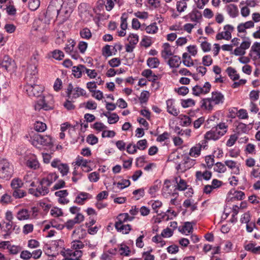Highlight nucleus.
Segmentation results:
<instances>
[{
	"instance_id": "1",
	"label": "nucleus",
	"mask_w": 260,
	"mask_h": 260,
	"mask_svg": "<svg viewBox=\"0 0 260 260\" xmlns=\"http://www.w3.org/2000/svg\"><path fill=\"white\" fill-rule=\"evenodd\" d=\"M228 125L224 122H220L204 135L206 141H216L220 139L228 132Z\"/></svg>"
},
{
	"instance_id": "2",
	"label": "nucleus",
	"mask_w": 260,
	"mask_h": 260,
	"mask_svg": "<svg viewBox=\"0 0 260 260\" xmlns=\"http://www.w3.org/2000/svg\"><path fill=\"white\" fill-rule=\"evenodd\" d=\"M224 96L219 91H213L211 97L203 99L201 101V107L202 109L211 111L214 106L222 104L224 102Z\"/></svg>"
},
{
	"instance_id": "3",
	"label": "nucleus",
	"mask_w": 260,
	"mask_h": 260,
	"mask_svg": "<svg viewBox=\"0 0 260 260\" xmlns=\"http://www.w3.org/2000/svg\"><path fill=\"white\" fill-rule=\"evenodd\" d=\"M38 60L36 56L32 57L27 63L25 77L26 82H36L38 73Z\"/></svg>"
},
{
	"instance_id": "4",
	"label": "nucleus",
	"mask_w": 260,
	"mask_h": 260,
	"mask_svg": "<svg viewBox=\"0 0 260 260\" xmlns=\"http://www.w3.org/2000/svg\"><path fill=\"white\" fill-rule=\"evenodd\" d=\"M14 173L13 165L6 159H0V178L9 180Z\"/></svg>"
},
{
	"instance_id": "5",
	"label": "nucleus",
	"mask_w": 260,
	"mask_h": 260,
	"mask_svg": "<svg viewBox=\"0 0 260 260\" xmlns=\"http://www.w3.org/2000/svg\"><path fill=\"white\" fill-rule=\"evenodd\" d=\"M78 10L81 18L85 22L89 21L93 16V9L86 3H81L78 7Z\"/></svg>"
},
{
	"instance_id": "6",
	"label": "nucleus",
	"mask_w": 260,
	"mask_h": 260,
	"mask_svg": "<svg viewBox=\"0 0 260 260\" xmlns=\"http://www.w3.org/2000/svg\"><path fill=\"white\" fill-rule=\"evenodd\" d=\"M49 186L41 179L39 181V184L36 188L28 189V193L36 197L44 196L49 192Z\"/></svg>"
},
{
	"instance_id": "7",
	"label": "nucleus",
	"mask_w": 260,
	"mask_h": 260,
	"mask_svg": "<svg viewBox=\"0 0 260 260\" xmlns=\"http://www.w3.org/2000/svg\"><path fill=\"white\" fill-rule=\"evenodd\" d=\"M52 97L45 98L41 97L38 99L34 106L35 110L40 111L43 109L45 111H48L53 109L52 103Z\"/></svg>"
},
{
	"instance_id": "8",
	"label": "nucleus",
	"mask_w": 260,
	"mask_h": 260,
	"mask_svg": "<svg viewBox=\"0 0 260 260\" xmlns=\"http://www.w3.org/2000/svg\"><path fill=\"white\" fill-rule=\"evenodd\" d=\"M36 82H27L25 86L27 94L30 96L39 97L43 91V87Z\"/></svg>"
},
{
	"instance_id": "9",
	"label": "nucleus",
	"mask_w": 260,
	"mask_h": 260,
	"mask_svg": "<svg viewBox=\"0 0 260 260\" xmlns=\"http://www.w3.org/2000/svg\"><path fill=\"white\" fill-rule=\"evenodd\" d=\"M180 157L182 160L178 163L176 167L178 170L184 172L192 167L196 164L195 159L190 158L187 155H181Z\"/></svg>"
},
{
	"instance_id": "10",
	"label": "nucleus",
	"mask_w": 260,
	"mask_h": 260,
	"mask_svg": "<svg viewBox=\"0 0 260 260\" xmlns=\"http://www.w3.org/2000/svg\"><path fill=\"white\" fill-rule=\"evenodd\" d=\"M0 69L13 72L15 71L16 66L15 61L9 56L6 55L3 59H0Z\"/></svg>"
},
{
	"instance_id": "11",
	"label": "nucleus",
	"mask_w": 260,
	"mask_h": 260,
	"mask_svg": "<svg viewBox=\"0 0 260 260\" xmlns=\"http://www.w3.org/2000/svg\"><path fill=\"white\" fill-rule=\"evenodd\" d=\"M67 93L69 99H73L85 95L86 91L79 87H74L72 84L70 83L67 89Z\"/></svg>"
},
{
	"instance_id": "12",
	"label": "nucleus",
	"mask_w": 260,
	"mask_h": 260,
	"mask_svg": "<svg viewBox=\"0 0 260 260\" xmlns=\"http://www.w3.org/2000/svg\"><path fill=\"white\" fill-rule=\"evenodd\" d=\"M61 5L58 0H51L47 8L46 13L48 16L57 17L61 9Z\"/></svg>"
},
{
	"instance_id": "13",
	"label": "nucleus",
	"mask_w": 260,
	"mask_h": 260,
	"mask_svg": "<svg viewBox=\"0 0 260 260\" xmlns=\"http://www.w3.org/2000/svg\"><path fill=\"white\" fill-rule=\"evenodd\" d=\"M234 30L235 28L232 25H225L223 27L224 31L218 33L216 35V39L218 40H220L221 39L229 40L231 39V34Z\"/></svg>"
},
{
	"instance_id": "14",
	"label": "nucleus",
	"mask_w": 260,
	"mask_h": 260,
	"mask_svg": "<svg viewBox=\"0 0 260 260\" xmlns=\"http://www.w3.org/2000/svg\"><path fill=\"white\" fill-rule=\"evenodd\" d=\"M51 166L57 168L62 176L67 175L69 171V167L66 164H62L58 159H54L51 162Z\"/></svg>"
},
{
	"instance_id": "15",
	"label": "nucleus",
	"mask_w": 260,
	"mask_h": 260,
	"mask_svg": "<svg viewBox=\"0 0 260 260\" xmlns=\"http://www.w3.org/2000/svg\"><path fill=\"white\" fill-rule=\"evenodd\" d=\"M173 188L174 186L171 184L170 180H165L162 189V193L163 196L166 198L171 194L174 196L176 193L173 192Z\"/></svg>"
},
{
	"instance_id": "16",
	"label": "nucleus",
	"mask_w": 260,
	"mask_h": 260,
	"mask_svg": "<svg viewBox=\"0 0 260 260\" xmlns=\"http://www.w3.org/2000/svg\"><path fill=\"white\" fill-rule=\"evenodd\" d=\"M64 255L66 257H69L71 259L79 260L82 255V251L80 250H75L73 249H68L66 251Z\"/></svg>"
},
{
	"instance_id": "17",
	"label": "nucleus",
	"mask_w": 260,
	"mask_h": 260,
	"mask_svg": "<svg viewBox=\"0 0 260 260\" xmlns=\"http://www.w3.org/2000/svg\"><path fill=\"white\" fill-rule=\"evenodd\" d=\"M16 217L19 221L31 219L30 213L26 208L20 209L16 213Z\"/></svg>"
},
{
	"instance_id": "18",
	"label": "nucleus",
	"mask_w": 260,
	"mask_h": 260,
	"mask_svg": "<svg viewBox=\"0 0 260 260\" xmlns=\"http://www.w3.org/2000/svg\"><path fill=\"white\" fill-rule=\"evenodd\" d=\"M166 104L167 107V111L170 114H172L174 116H177L179 113V111L175 107L174 101L172 99H169L166 101Z\"/></svg>"
},
{
	"instance_id": "19",
	"label": "nucleus",
	"mask_w": 260,
	"mask_h": 260,
	"mask_svg": "<svg viewBox=\"0 0 260 260\" xmlns=\"http://www.w3.org/2000/svg\"><path fill=\"white\" fill-rule=\"evenodd\" d=\"M254 26V23L253 21L250 20L244 23H240L237 26L238 32H246V29L253 28Z\"/></svg>"
},
{
	"instance_id": "20",
	"label": "nucleus",
	"mask_w": 260,
	"mask_h": 260,
	"mask_svg": "<svg viewBox=\"0 0 260 260\" xmlns=\"http://www.w3.org/2000/svg\"><path fill=\"white\" fill-rule=\"evenodd\" d=\"M187 16L191 21L196 23L199 22L202 18L201 13L197 9H193L187 15Z\"/></svg>"
},
{
	"instance_id": "21",
	"label": "nucleus",
	"mask_w": 260,
	"mask_h": 260,
	"mask_svg": "<svg viewBox=\"0 0 260 260\" xmlns=\"http://www.w3.org/2000/svg\"><path fill=\"white\" fill-rule=\"evenodd\" d=\"M163 50L161 51V55L162 58L166 59L173 55L171 45L168 43H165L162 45Z\"/></svg>"
},
{
	"instance_id": "22",
	"label": "nucleus",
	"mask_w": 260,
	"mask_h": 260,
	"mask_svg": "<svg viewBox=\"0 0 260 260\" xmlns=\"http://www.w3.org/2000/svg\"><path fill=\"white\" fill-rule=\"evenodd\" d=\"M225 10L228 14L232 18L238 16L239 11L238 7L234 4H229L225 6Z\"/></svg>"
},
{
	"instance_id": "23",
	"label": "nucleus",
	"mask_w": 260,
	"mask_h": 260,
	"mask_svg": "<svg viewBox=\"0 0 260 260\" xmlns=\"http://www.w3.org/2000/svg\"><path fill=\"white\" fill-rule=\"evenodd\" d=\"M181 63V58L177 55H174L172 56L169 59L168 61V64L171 68H179Z\"/></svg>"
},
{
	"instance_id": "24",
	"label": "nucleus",
	"mask_w": 260,
	"mask_h": 260,
	"mask_svg": "<svg viewBox=\"0 0 260 260\" xmlns=\"http://www.w3.org/2000/svg\"><path fill=\"white\" fill-rule=\"evenodd\" d=\"M115 228L117 232L121 233L123 234H127L132 230L130 224H124L123 223H115Z\"/></svg>"
},
{
	"instance_id": "25",
	"label": "nucleus",
	"mask_w": 260,
	"mask_h": 260,
	"mask_svg": "<svg viewBox=\"0 0 260 260\" xmlns=\"http://www.w3.org/2000/svg\"><path fill=\"white\" fill-rule=\"evenodd\" d=\"M212 176V173L210 171H206L204 172L201 171H197L196 173V180L198 181H202L203 179L209 180Z\"/></svg>"
},
{
	"instance_id": "26",
	"label": "nucleus",
	"mask_w": 260,
	"mask_h": 260,
	"mask_svg": "<svg viewBox=\"0 0 260 260\" xmlns=\"http://www.w3.org/2000/svg\"><path fill=\"white\" fill-rule=\"evenodd\" d=\"M224 163L229 168L232 170L234 174L237 175L240 173L239 167L237 162L232 160H227L224 161Z\"/></svg>"
},
{
	"instance_id": "27",
	"label": "nucleus",
	"mask_w": 260,
	"mask_h": 260,
	"mask_svg": "<svg viewBox=\"0 0 260 260\" xmlns=\"http://www.w3.org/2000/svg\"><path fill=\"white\" fill-rule=\"evenodd\" d=\"M134 218V217L133 216H129L128 214L127 213H121L117 216L116 218L117 221L115 223H124V222H126L127 221L133 220Z\"/></svg>"
},
{
	"instance_id": "28",
	"label": "nucleus",
	"mask_w": 260,
	"mask_h": 260,
	"mask_svg": "<svg viewBox=\"0 0 260 260\" xmlns=\"http://www.w3.org/2000/svg\"><path fill=\"white\" fill-rule=\"evenodd\" d=\"M202 148V145L200 143L197 144L195 146L191 147L189 150V155L193 157H197L201 154V151Z\"/></svg>"
},
{
	"instance_id": "29",
	"label": "nucleus",
	"mask_w": 260,
	"mask_h": 260,
	"mask_svg": "<svg viewBox=\"0 0 260 260\" xmlns=\"http://www.w3.org/2000/svg\"><path fill=\"white\" fill-rule=\"evenodd\" d=\"M85 67L84 65L79 64L73 67L72 72L74 76L77 78H80L83 73L85 72Z\"/></svg>"
},
{
	"instance_id": "30",
	"label": "nucleus",
	"mask_w": 260,
	"mask_h": 260,
	"mask_svg": "<svg viewBox=\"0 0 260 260\" xmlns=\"http://www.w3.org/2000/svg\"><path fill=\"white\" fill-rule=\"evenodd\" d=\"M89 196L90 195L89 193L81 192L77 196L74 202L79 205H83L85 201L87 199L90 198Z\"/></svg>"
},
{
	"instance_id": "31",
	"label": "nucleus",
	"mask_w": 260,
	"mask_h": 260,
	"mask_svg": "<svg viewBox=\"0 0 260 260\" xmlns=\"http://www.w3.org/2000/svg\"><path fill=\"white\" fill-rule=\"evenodd\" d=\"M161 186V182L160 181H155L153 185L149 187L148 193L151 197H155L156 193L158 191Z\"/></svg>"
},
{
	"instance_id": "32",
	"label": "nucleus",
	"mask_w": 260,
	"mask_h": 260,
	"mask_svg": "<svg viewBox=\"0 0 260 260\" xmlns=\"http://www.w3.org/2000/svg\"><path fill=\"white\" fill-rule=\"evenodd\" d=\"M189 0H179L176 4L177 11L179 13L183 12L187 7V2Z\"/></svg>"
},
{
	"instance_id": "33",
	"label": "nucleus",
	"mask_w": 260,
	"mask_h": 260,
	"mask_svg": "<svg viewBox=\"0 0 260 260\" xmlns=\"http://www.w3.org/2000/svg\"><path fill=\"white\" fill-rule=\"evenodd\" d=\"M104 115L107 117L108 122L109 124H114L116 123L119 119L118 115L115 113H105Z\"/></svg>"
},
{
	"instance_id": "34",
	"label": "nucleus",
	"mask_w": 260,
	"mask_h": 260,
	"mask_svg": "<svg viewBox=\"0 0 260 260\" xmlns=\"http://www.w3.org/2000/svg\"><path fill=\"white\" fill-rule=\"evenodd\" d=\"M57 178L58 176L56 173H50L46 177L42 179V180L50 186Z\"/></svg>"
},
{
	"instance_id": "35",
	"label": "nucleus",
	"mask_w": 260,
	"mask_h": 260,
	"mask_svg": "<svg viewBox=\"0 0 260 260\" xmlns=\"http://www.w3.org/2000/svg\"><path fill=\"white\" fill-rule=\"evenodd\" d=\"M26 166L29 168L36 170L39 168L40 164L36 158L33 157L30 158L27 160L26 161Z\"/></svg>"
},
{
	"instance_id": "36",
	"label": "nucleus",
	"mask_w": 260,
	"mask_h": 260,
	"mask_svg": "<svg viewBox=\"0 0 260 260\" xmlns=\"http://www.w3.org/2000/svg\"><path fill=\"white\" fill-rule=\"evenodd\" d=\"M23 185L22 180L19 178L13 179L11 182V186L14 190L21 188Z\"/></svg>"
},
{
	"instance_id": "37",
	"label": "nucleus",
	"mask_w": 260,
	"mask_h": 260,
	"mask_svg": "<svg viewBox=\"0 0 260 260\" xmlns=\"http://www.w3.org/2000/svg\"><path fill=\"white\" fill-rule=\"evenodd\" d=\"M146 32L149 34H155L157 32L158 28L156 22H153L146 26L144 28Z\"/></svg>"
},
{
	"instance_id": "38",
	"label": "nucleus",
	"mask_w": 260,
	"mask_h": 260,
	"mask_svg": "<svg viewBox=\"0 0 260 260\" xmlns=\"http://www.w3.org/2000/svg\"><path fill=\"white\" fill-rule=\"evenodd\" d=\"M226 72L232 80L235 81L239 79L240 76L237 73V71L234 68L231 67H228L226 70Z\"/></svg>"
},
{
	"instance_id": "39",
	"label": "nucleus",
	"mask_w": 260,
	"mask_h": 260,
	"mask_svg": "<svg viewBox=\"0 0 260 260\" xmlns=\"http://www.w3.org/2000/svg\"><path fill=\"white\" fill-rule=\"evenodd\" d=\"M90 162V160L84 159L82 156H78L76 158V161L73 164H75V165L78 167H87V164Z\"/></svg>"
},
{
	"instance_id": "40",
	"label": "nucleus",
	"mask_w": 260,
	"mask_h": 260,
	"mask_svg": "<svg viewBox=\"0 0 260 260\" xmlns=\"http://www.w3.org/2000/svg\"><path fill=\"white\" fill-rule=\"evenodd\" d=\"M159 63V59L156 57H149L147 60V64L150 68H157Z\"/></svg>"
},
{
	"instance_id": "41",
	"label": "nucleus",
	"mask_w": 260,
	"mask_h": 260,
	"mask_svg": "<svg viewBox=\"0 0 260 260\" xmlns=\"http://www.w3.org/2000/svg\"><path fill=\"white\" fill-rule=\"evenodd\" d=\"M182 62L184 66L190 67L193 65V62L190 55L187 53H184L182 55Z\"/></svg>"
},
{
	"instance_id": "42",
	"label": "nucleus",
	"mask_w": 260,
	"mask_h": 260,
	"mask_svg": "<svg viewBox=\"0 0 260 260\" xmlns=\"http://www.w3.org/2000/svg\"><path fill=\"white\" fill-rule=\"evenodd\" d=\"M12 196L15 199H21L26 196V192L20 188L14 189Z\"/></svg>"
},
{
	"instance_id": "43",
	"label": "nucleus",
	"mask_w": 260,
	"mask_h": 260,
	"mask_svg": "<svg viewBox=\"0 0 260 260\" xmlns=\"http://www.w3.org/2000/svg\"><path fill=\"white\" fill-rule=\"evenodd\" d=\"M80 36L82 38L89 40L92 37V34L90 31V30L87 28H84L80 30Z\"/></svg>"
},
{
	"instance_id": "44",
	"label": "nucleus",
	"mask_w": 260,
	"mask_h": 260,
	"mask_svg": "<svg viewBox=\"0 0 260 260\" xmlns=\"http://www.w3.org/2000/svg\"><path fill=\"white\" fill-rule=\"evenodd\" d=\"M179 118L181 120V125L183 126H187L189 125L191 122V120L190 117L184 115H180Z\"/></svg>"
},
{
	"instance_id": "45",
	"label": "nucleus",
	"mask_w": 260,
	"mask_h": 260,
	"mask_svg": "<svg viewBox=\"0 0 260 260\" xmlns=\"http://www.w3.org/2000/svg\"><path fill=\"white\" fill-rule=\"evenodd\" d=\"M52 57L58 60H62L64 56L63 52L60 50H54L52 52H51Z\"/></svg>"
},
{
	"instance_id": "46",
	"label": "nucleus",
	"mask_w": 260,
	"mask_h": 260,
	"mask_svg": "<svg viewBox=\"0 0 260 260\" xmlns=\"http://www.w3.org/2000/svg\"><path fill=\"white\" fill-rule=\"evenodd\" d=\"M178 178H176L175 180L176 183H177V189L179 190H184L187 188V184L185 181L182 179L181 178H179V180L178 181Z\"/></svg>"
},
{
	"instance_id": "47",
	"label": "nucleus",
	"mask_w": 260,
	"mask_h": 260,
	"mask_svg": "<svg viewBox=\"0 0 260 260\" xmlns=\"http://www.w3.org/2000/svg\"><path fill=\"white\" fill-rule=\"evenodd\" d=\"M47 128L46 124L41 121H37L34 126L35 129L39 132H44Z\"/></svg>"
},
{
	"instance_id": "48",
	"label": "nucleus",
	"mask_w": 260,
	"mask_h": 260,
	"mask_svg": "<svg viewBox=\"0 0 260 260\" xmlns=\"http://www.w3.org/2000/svg\"><path fill=\"white\" fill-rule=\"evenodd\" d=\"M226 169L225 165L221 162H217L215 164L214 170L218 173H222L225 172Z\"/></svg>"
},
{
	"instance_id": "49",
	"label": "nucleus",
	"mask_w": 260,
	"mask_h": 260,
	"mask_svg": "<svg viewBox=\"0 0 260 260\" xmlns=\"http://www.w3.org/2000/svg\"><path fill=\"white\" fill-rule=\"evenodd\" d=\"M40 5V0H29L28 8L31 11H35L39 7Z\"/></svg>"
},
{
	"instance_id": "50",
	"label": "nucleus",
	"mask_w": 260,
	"mask_h": 260,
	"mask_svg": "<svg viewBox=\"0 0 260 260\" xmlns=\"http://www.w3.org/2000/svg\"><path fill=\"white\" fill-rule=\"evenodd\" d=\"M152 74L153 72L151 70L146 69L143 71L142 74L143 76L149 79V80H155L157 77L155 75L152 76Z\"/></svg>"
},
{
	"instance_id": "51",
	"label": "nucleus",
	"mask_w": 260,
	"mask_h": 260,
	"mask_svg": "<svg viewBox=\"0 0 260 260\" xmlns=\"http://www.w3.org/2000/svg\"><path fill=\"white\" fill-rule=\"evenodd\" d=\"M214 156L213 155H208L205 157L206 166L208 169H211L215 165Z\"/></svg>"
},
{
	"instance_id": "52",
	"label": "nucleus",
	"mask_w": 260,
	"mask_h": 260,
	"mask_svg": "<svg viewBox=\"0 0 260 260\" xmlns=\"http://www.w3.org/2000/svg\"><path fill=\"white\" fill-rule=\"evenodd\" d=\"M41 145L44 146H50L52 144V138L49 136L41 135Z\"/></svg>"
},
{
	"instance_id": "53",
	"label": "nucleus",
	"mask_w": 260,
	"mask_h": 260,
	"mask_svg": "<svg viewBox=\"0 0 260 260\" xmlns=\"http://www.w3.org/2000/svg\"><path fill=\"white\" fill-rule=\"evenodd\" d=\"M192 229L193 228L191 223L189 222H186L184 223V225L183 226L181 231L183 233L187 234V233L192 232Z\"/></svg>"
},
{
	"instance_id": "54",
	"label": "nucleus",
	"mask_w": 260,
	"mask_h": 260,
	"mask_svg": "<svg viewBox=\"0 0 260 260\" xmlns=\"http://www.w3.org/2000/svg\"><path fill=\"white\" fill-rule=\"evenodd\" d=\"M127 40L129 44L135 46L139 42V36L136 34H131L129 35Z\"/></svg>"
},
{
	"instance_id": "55",
	"label": "nucleus",
	"mask_w": 260,
	"mask_h": 260,
	"mask_svg": "<svg viewBox=\"0 0 260 260\" xmlns=\"http://www.w3.org/2000/svg\"><path fill=\"white\" fill-rule=\"evenodd\" d=\"M41 141V135L39 134L35 135L32 138L31 144L34 146L38 147L39 145H42Z\"/></svg>"
},
{
	"instance_id": "56",
	"label": "nucleus",
	"mask_w": 260,
	"mask_h": 260,
	"mask_svg": "<svg viewBox=\"0 0 260 260\" xmlns=\"http://www.w3.org/2000/svg\"><path fill=\"white\" fill-rule=\"evenodd\" d=\"M149 204L151 205L152 209L155 213H158V209L162 206V203L158 200L150 201Z\"/></svg>"
},
{
	"instance_id": "57",
	"label": "nucleus",
	"mask_w": 260,
	"mask_h": 260,
	"mask_svg": "<svg viewBox=\"0 0 260 260\" xmlns=\"http://www.w3.org/2000/svg\"><path fill=\"white\" fill-rule=\"evenodd\" d=\"M149 93L148 91L144 90L142 91L139 97V101L141 104L146 103L149 99Z\"/></svg>"
},
{
	"instance_id": "58",
	"label": "nucleus",
	"mask_w": 260,
	"mask_h": 260,
	"mask_svg": "<svg viewBox=\"0 0 260 260\" xmlns=\"http://www.w3.org/2000/svg\"><path fill=\"white\" fill-rule=\"evenodd\" d=\"M162 237L161 235H156L152 238V240L153 242L159 244L160 247H163L166 243Z\"/></svg>"
},
{
	"instance_id": "59",
	"label": "nucleus",
	"mask_w": 260,
	"mask_h": 260,
	"mask_svg": "<svg viewBox=\"0 0 260 260\" xmlns=\"http://www.w3.org/2000/svg\"><path fill=\"white\" fill-rule=\"evenodd\" d=\"M131 184L130 181L128 179H123L121 181L118 182L116 185L117 187L120 189H122L126 187L129 186Z\"/></svg>"
},
{
	"instance_id": "60",
	"label": "nucleus",
	"mask_w": 260,
	"mask_h": 260,
	"mask_svg": "<svg viewBox=\"0 0 260 260\" xmlns=\"http://www.w3.org/2000/svg\"><path fill=\"white\" fill-rule=\"evenodd\" d=\"M147 146V141L146 139L139 140L136 145L137 149L144 150Z\"/></svg>"
},
{
	"instance_id": "61",
	"label": "nucleus",
	"mask_w": 260,
	"mask_h": 260,
	"mask_svg": "<svg viewBox=\"0 0 260 260\" xmlns=\"http://www.w3.org/2000/svg\"><path fill=\"white\" fill-rule=\"evenodd\" d=\"M76 43L74 41H72L71 42H69V44L66 45L64 47V50L69 54H71L74 51V48L75 47Z\"/></svg>"
},
{
	"instance_id": "62",
	"label": "nucleus",
	"mask_w": 260,
	"mask_h": 260,
	"mask_svg": "<svg viewBox=\"0 0 260 260\" xmlns=\"http://www.w3.org/2000/svg\"><path fill=\"white\" fill-rule=\"evenodd\" d=\"M84 245L79 240H74L72 242V248L75 250H80L84 247Z\"/></svg>"
},
{
	"instance_id": "63",
	"label": "nucleus",
	"mask_w": 260,
	"mask_h": 260,
	"mask_svg": "<svg viewBox=\"0 0 260 260\" xmlns=\"http://www.w3.org/2000/svg\"><path fill=\"white\" fill-rule=\"evenodd\" d=\"M50 214L53 217H57L62 216L63 212L61 209L54 207L50 210Z\"/></svg>"
},
{
	"instance_id": "64",
	"label": "nucleus",
	"mask_w": 260,
	"mask_h": 260,
	"mask_svg": "<svg viewBox=\"0 0 260 260\" xmlns=\"http://www.w3.org/2000/svg\"><path fill=\"white\" fill-rule=\"evenodd\" d=\"M86 142L92 145H93L98 142V138L94 135H89L86 138Z\"/></svg>"
}]
</instances>
